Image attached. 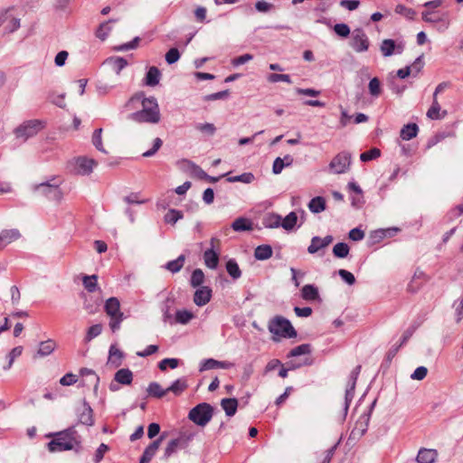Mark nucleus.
<instances>
[{
	"label": "nucleus",
	"instance_id": "nucleus-58",
	"mask_svg": "<svg viewBox=\"0 0 463 463\" xmlns=\"http://www.w3.org/2000/svg\"><path fill=\"white\" fill-rule=\"evenodd\" d=\"M101 133H102V128H97L94 130L93 135H92V143L98 150L105 152V150L103 149V146H102V142H101Z\"/></svg>",
	"mask_w": 463,
	"mask_h": 463
},
{
	"label": "nucleus",
	"instance_id": "nucleus-51",
	"mask_svg": "<svg viewBox=\"0 0 463 463\" xmlns=\"http://www.w3.org/2000/svg\"><path fill=\"white\" fill-rule=\"evenodd\" d=\"M109 450V446L104 443H101L94 453L93 463H99L104 458L105 454Z\"/></svg>",
	"mask_w": 463,
	"mask_h": 463
},
{
	"label": "nucleus",
	"instance_id": "nucleus-33",
	"mask_svg": "<svg viewBox=\"0 0 463 463\" xmlns=\"http://www.w3.org/2000/svg\"><path fill=\"white\" fill-rule=\"evenodd\" d=\"M160 71L156 67H150L146 75V84L152 87L157 85L160 80Z\"/></svg>",
	"mask_w": 463,
	"mask_h": 463
},
{
	"label": "nucleus",
	"instance_id": "nucleus-54",
	"mask_svg": "<svg viewBox=\"0 0 463 463\" xmlns=\"http://www.w3.org/2000/svg\"><path fill=\"white\" fill-rule=\"evenodd\" d=\"M179 360L176 358H165L159 364L158 367L161 371H165L167 366L172 369H175L178 366Z\"/></svg>",
	"mask_w": 463,
	"mask_h": 463
},
{
	"label": "nucleus",
	"instance_id": "nucleus-44",
	"mask_svg": "<svg viewBox=\"0 0 463 463\" xmlns=\"http://www.w3.org/2000/svg\"><path fill=\"white\" fill-rule=\"evenodd\" d=\"M194 317V314L186 309L177 310L175 314L176 323L185 325Z\"/></svg>",
	"mask_w": 463,
	"mask_h": 463
},
{
	"label": "nucleus",
	"instance_id": "nucleus-50",
	"mask_svg": "<svg viewBox=\"0 0 463 463\" xmlns=\"http://www.w3.org/2000/svg\"><path fill=\"white\" fill-rule=\"evenodd\" d=\"M381 156L380 149L373 147L368 151H365L360 155V159L363 162H367L373 159H376Z\"/></svg>",
	"mask_w": 463,
	"mask_h": 463
},
{
	"label": "nucleus",
	"instance_id": "nucleus-60",
	"mask_svg": "<svg viewBox=\"0 0 463 463\" xmlns=\"http://www.w3.org/2000/svg\"><path fill=\"white\" fill-rule=\"evenodd\" d=\"M162 144H163V141L161 138H159V137L155 138L154 142H153V147L151 149L144 152L142 156L144 157L153 156L162 146Z\"/></svg>",
	"mask_w": 463,
	"mask_h": 463
},
{
	"label": "nucleus",
	"instance_id": "nucleus-22",
	"mask_svg": "<svg viewBox=\"0 0 463 463\" xmlns=\"http://www.w3.org/2000/svg\"><path fill=\"white\" fill-rule=\"evenodd\" d=\"M57 347V343L53 339L42 341L39 345L37 354L41 357L50 355Z\"/></svg>",
	"mask_w": 463,
	"mask_h": 463
},
{
	"label": "nucleus",
	"instance_id": "nucleus-26",
	"mask_svg": "<svg viewBox=\"0 0 463 463\" xmlns=\"http://www.w3.org/2000/svg\"><path fill=\"white\" fill-rule=\"evenodd\" d=\"M203 260L205 265L212 269H214L217 268L219 263V256L218 254L213 250V249H209L204 251L203 253Z\"/></svg>",
	"mask_w": 463,
	"mask_h": 463
},
{
	"label": "nucleus",
	"instance_id": "nucleus-25",
	"mask_svg": "<svg viewBox=\"0 0 463 463\" xmlns=\"http://www.w3.org/2000/svg\"><path fill=\"white\" fill-rule=\"evenodd\" d=\"M440 105L439 104L438 98L432 99V104L427 111V117L430 119H440L447 114L446 111L440 113Z\"/></svg>",
	"mask_w": 463,
	"mask_h": 463
},
{
	"label": "nucleus",
	"instance_id": "nucleus-14",
	"mask_svg": "<svg viewBox=\"0 0 463 463\" xmlns=\"http://www.w3.org/2000/svg\"><path fill=\"white\" fill-rule=\"evenodd\" d=\"M334 238L331 235H327L324 238H320L318 236H315L311 239L310 245L307 247V251L310 254H315L318 250L326 248L329 244L332 243Z\"/></svg>",
	"mask_w": 463,
	"mask_h": 463
},
{
	"label": "nucleus",
	"instance_id": "nucleus-21",
	"mask_svg": "<svg viewBox=\"0 0 463 463\" xmlns=\"http://www.w3.org/2000/svg\"><path fill=\"white\" fill-rule=\"evenodd\" d=\"M436 449H420L418 452L416 460L418 463H433L437 458Z\"/></svg>",
	"mask_w": 463,
	"mask_h": 463
},
{
	"label": "nucleus",
	"instance_id": "nucleus-29",
	"mask_svg": "<svg viewBox=\"0 0 463 463\" xmlns=\"http://www.w3.org/2000/svg\"><path fill=\"white\" fill-rule=\"evenodd\" d=\"M418 131L419 128L416 124H407L401 129L400 136L403 140H410L417 136Z\"/></svg>",
	"mask_w": 463,
	"mask_h": 463
},
{
	"label": "nucleus",
	"instance_id": "nucleus-9",
	"mask_svg": "<svg viewBox=\"0 0 463 463\" xmlns=\"http://www.w3.org/2000/svg\"><path fill=\"white\" fill-rule=\"evenodd\" d=\"M351 164V154L343 151L337 154L330 162L329 168L335 174H343L345 173L350 166Z\"/></svg>",
	"mask_w": 463,
	"mask_h": 463
},
{
	"label": "nucleus",
	"instance_id": "nucleus-30",
	"mask_svg": "<svg viewBox=\"0 0 463 463\" xmlns=\"http://www.w3.org/2000/svg\"><path fill=\"white\" fill-rule=\"evenodd\" d=\"M113 23L112 20H109L100 24L95 33L97 38L101 41L106 40L113 29Z\"/></svg>",
	"mask_w": 463,
	"mask_h": 463
},
{
	"label": "nucleus",
	"instance_id": "nucleus-45",
	"mask_svg": "<svg viewBox=\"0 0 463 463\" xmlns=\"http://www.w3.org/2000/svg\"><path fill=\"white\" fill-rule=\"evenodd\" d=\"M187 387L185 381L177 379L175 380L168 388H166L167 392H172L175 395L181 394Z\"/></svg>",
	"mask_w": 463,
	"mask_h": 463
},
{
	"label": "nucleus",
	"instance_id": "nucleus-18",
	"mask_svg": "<svg viewBox=\"0 0 463 463\" xmlns=\"http://www.w3.org/2000/svg\"><path fill=\"white\" fill-rule=\"evenodd\" d=\"M21 233L17 229L3 230L0 232V249H4L13 241H17Z\"/></svg>",
	"mask_w": 463,
	"mask_h": 463
},
{
	"label": "nucleus",
	"instance_id": "nucleus-23",
	"mask_svg": "<svg viewBox=\"0 0 463 463\" xmlns=\"http://www.w3.org/2000/svg\"><path fill=\"white\" fill-rule=\"evenodd\" d=\"M221 406L228 417L233 416L238 408V400L236 398H224L221 401Z\"/></svg>",
	"mask_w": 463,
	"mask_h": 463
},
{
	"label": "nucleus",
	"instance_id": "nucleus-56",
	"mask_svg": "<svg viewBox=\"0 0 463 463\" xmlns=\"http://www.w3.org/2000/svg\"><path fill=\"white\" fill-rule=\"evenodd\" d=\"M213 369H217V360H215L213 358H208V359L203 360L201 362L200 368H199L200 372L213 370Z\"/></svg>",
	"mask_w": 463,
	"mask_h": 463
},
{
	"label": "nucleus",
	"instance_id": "nucleus-28",
	"mask_svg": "<svg viewBox=\"0 0 463 463\" xmlns=\"http://www.w3.org/2000/svg\"><path fill=\"white\" fill-rule=\"evenodd\" d=\"M272 256V248L268 244L258 246L254 251V257L258 260H266Z\"/></svg>",
	"mask_w": 463,
	"mask_h": 463
},
{
	"label": "nucleus",
	"instance_id": "nucleus-36",
	"mask_svg": "<svg viewBox=\"0 0 463 463\" xmlns=\"http://www.w3.org/2000/svg\"><path fill=\"white\" fill-rule=\"evenodd\" d=\"M122 201L126 205H140L145 203L147 200L142 199L139 193H130L129 194L123 196Z\"/></svg>",
	"mask_w": 463,
	"mask_h": 463
},
{
	"label": "nucleus",
	"instance_id": "nucleus-16",
	"mask_svg": "<svg viewBox=\"0 0 463 463\" xmlns=\"http://www.w3.org/2000/svg\"><path fill=\"white\" fill-rule=\"evenodd\" d=\"M94 165L95 161L93 159L80 156L75 160V172L81 175H89L92 171Z\"/></svg>",
	"mask_w": 463,
	"mask_h": 463
},
{
	"label": "nucleus",
	"instance_id": "nucleus-57",
	"mask_svg": "<svg viewBox=\"0 0 463 463\" xmlns=\"http://www.w3.org/2000/svg\"><path fill=\"white\" fill-rule=\"evenodd\" d=\"M395 12L397 14H400L409 18V19H413V17L416 14V13L413 9L408 8L402 5H398L395 8Z\"/></svg>",
	"mask_w": 463,
	"mask_h": 463
},
{
	"label": "nucleus",
	"instance_id": "nucleus-49",
	"mask_svg": "<svg viewBox=\"0 0 463 463\" xmlns=\"http://www.w3.org/2000/svg\"><path fill=\"white\" fill-rule=\"evenodd\" d=\"M101 331H102L101 324H96V325L91 326L86 333L84 341L85 342L91 341L93 338L101 334Z\"/></svg>",
	"mask_w": 463,
	"mask_h": 463
},
{
	"label": "nucleus",
	"instance_id": "nucleus-11",
	"mask_svg": "<svg viewBox=\"0 0 463 463\" xmlns=\"http://www.w3.org/2000/svg\"><path fill=\"white\" fill-rule=\"evenodd\" d=\"M79 421L86 426H92L94 424L93 411L87 402H83L82 404L77 410Z\"/></svg>",
	"mask_w": 463,
	"mask_h": 463
},
{
	"label": "nucleus",
	"instance_id": "nucleus-59",
	"mask_svg": "<svg viewBox=\"0 0 463 463\" xmlns=\"http://www.w3.org/2000/svg\"><path fill=\"white\" fill-rule=\"evenodd\" d=\"M268 80L269 82H272V83L279 82V81H284V82H287V83H291V79H290V76L288 74L272 73V74L269 75Z\"/></svg>",
	"mask_w": 463,
	"mask_h": 463
},
{
	"label": "nucleus",
	"instance_id": "nucleus-55",
	"mask_svg": "<svg viewBox=\"0 0 463 463\" xmlns=\"http://www.w3.org/2000/svg\"><path fill=\"white\" fill-rule=\"evenodd\" d=\"M180 444L179 439H175L169 441L165 449V458H168L171 455H173L178 449Z\"/></svg>",
	"mask_w": 463,
	"mask_h": 463
},
{
	"label": "nucleus",
	"instance_id": "nucleus-13",
	"mask_svg": "<svg viewBox=\"0 0 463 463\" xmlns=\"http://www.w3.org/2000/svg\"><path fill=\"white\" fill-rule=\"evenodd\" d=\"M422 20L426 23H441L444 29L449 26V19L448 13L439 16L436 12L431 10H426L421 13Z\"/></svg>",
	"mask_w": 463,
	"mask_h": 463
},
{
	"label": "nucleus",
	"instance_id": "nucleus-47",
	"mask_svg": "<svg viewBox=\"0 0 463 463\" xmlns=\"http://www.w3.org/2000/svg\"><path fill=\"white\" fill-rule=\"evenodd\" d=\"M183 218L181 211L175 209H170L165 215V222L167 223L175 224L177 221Z\"/></svg>",
	"mask_w": 463,
	"mask_h": 463
},
{
	"label": "nucleus",
	"instance_id": "nucleus-27",
	"mask_svg": "<svg viewBox=\"0 0 463 463\" xmlns=\"http://www.w3.org/2000/svg\"><path fill=\"white\" fill-rule=\"evenodd\" d=\"M232 228L235 232H245L252 230V222L247 218H237L232 223Z\"/></svg>",
	"mask_w": 463,
	"mask_h": 463
},
{
	"label": "nucleus",
	"instance_id": "nucleus-17",
	"mask_svg": "<svg viewBox=\"0 0 463 463\" xmlns=\"http://www.w3.org/2000/svg\"><path fill=\"white\" fill-rule=\"evenodd\" d=\"M162 440H163V439L159 438V439L154 440L152 443H150L145 449V450L140 458L139 463H150L152 458L156 454V452L161 445Z\"/></svg>",
	"mask_w": 463,
	"mask_h": 463
},
{
	"label": "nucleus",
	"instance_id": "nucleus-10",
	"mask_svg": "<svg viewBox=\"0 0 463 463\" xmlns=\"http://www.w3.org/2000/svg\"><path fill=\"white\" fill-rule=\"evenodd\" d=\"M404 46L402 41L395 42L392 39H385L381 43L380 51L383 57H390L393 54H401Z\"/></svg>",
	"mask_w": 463,
	"mask_h": 463
},
{
	"label": "nucleus",
	"instance_id": "nucleus-37",
	"mask_svg": "<svg viewBox=\"0 0 463 463\" xmlns=\"http://www.w3.org/2000/svg\"><path fill=\"white\" fill-rule=\"evenodd\" d=\"M147 393L150 396L156 398H162L167 393L166 389H163L162 386L156 382L151 383L147 387Z\"/></svg>",
	"mask_w": 463,
	"mask_h": 463
},
{
	"label": "nucleus",
	"instance_id": "nucleus-1",
	"mask_svg": "<svg viewBox=\"0 0 463 463\" xmlns=\"http://www.w3.org/2000/svg\"><path fill=\"white\" fill-rule=\"evenodd\" d=\"M125 109H137L129 118L137 123L157 124L161 120L159 105L155 97L146 98L143 93H137L128 99Z\"/></svg>",
	"mask_w": 463,
	"mask_h": 463
},
{
	"label": "nucleus",
	"instance_id": "nucleus-38",
	"mask_svg": "<svg viewBox=\"0 0 463 463\" xmlns=\"http://www.w3.org/2000/svg\"><path fill=\"white\" fill-rule=\"evenodd\" d=\"M226 270L233 279H238L241 276V271L235 260L231 259L226 263Z\"/></svg>",
	"mask_w": 463,
	"mask_h": 463
},
{
	"label": "nucleus",
	"instance_id": "nucleus-52",
	"mask_svg": "<svg viewBox=\"0 0 463 463\" xmlns=\"http://www.w3.org/2000/svg\"><path fill=\"white\" fill-rule=\"evenodd\" d=\"M369 92L373 97L381 94V83L378 78H373L368 84Z\"/></svg>",
	"mask_w": 463,
	"mask_h": 463
},
{
	"label": "nucleus",
	"instance_id": "nucleus-64",
	"mask_svg": "<svg viewBox=\"0 0 463 463\" xmlns=\"http://www.w3.org/2000/svg\"><path fill=\"white\" fill-rule=\"evenodd\" d=\"M338 275L345 282H346L350 286L355 283L354 276L353 275V273L346 269H339Z\"/></svg>",
	"mask_w": 463,
	"mask_h": 463
},
{
	"label": "nucleus",
	"instance_id": "nucleus-62",
	"mask_svg": "<svg viewBox=\"0 0 463 463\" xmlns=\"http://www.w3.org/2000/svg\"><path fill=\"white\" fill-rule=\"evenodd\" d=\"M334 31L341 37H347L350 34V28L346 24H336L334 26Z\"/></svg>",
	"mask_w": 463,
	"mask_h": 463
},
{
	"label": "nucleus",
	"instance_id": "nucleus-63",
	"mask_svg": "<svg viewBox=\"0 0 463 463\" xmlns=\"http://www.w3.org/2000/svg\"><path fill=\"white\" fill-rule=\"evenodd\" d=\"M77 381H78V376L76 374L68 373L61 378L60 383L63 386H70V385L76 383Z\"/></svg>",
	"mask_w": 463,
	"mask_h": 463
},
{
	"label": "nucleus",
	"instance_id": "nucleus-53",
	"mask_svg": "<svg viewBox=\"0 0 463 463\" xmlns=\"http://www.w3.org/2000/svg\"><path fill=\"white\" fill-rule=\"evenodd\" d=\"M195 128L198 131L205 133L209 136H213L216 131L215 126L212 123H198L196 124Z\"/></svg>",
	"mask_w": 463,
	"mask_h": 463
},
{
	"label": "nucleus",
	"instance_id": "nucleus-20",
	"mask_svg": "<svg viewBox=\"0 0 463 463\" xmlns=\"http://www.w3.org/2000/svg\"><path fill=\"white\" fill-rule=\"evenodd\" d=\"M369 420H370L369 414H366V413L362 414L359 417V419L357 420L355 426H354V430H352L351 434L353 436H358V437L363 436L365 433V431L367 430Z\"/></svg>",
	"mask_w": 463,
	"mask_h": 463
},
{
	"label": "nucleus",
	"instance_id": "nucleus-7",
	"mask_svg": "<svg viewBox=\"0 0 463 463\" xmlns=\"http://www.w3.org/2000/svg\"><path fill=\"white\" fill-rule=\"evenodd\" d=\"M349 44L354 52H364L369 49L370 41L362 28H356L352 32Z\"/></svg>",
	"mask_w": 463,
	"mask_h": 463
},
{
	"label": "nucleus",
	"instance_id": "nucleus-34",
	"mask_svg": "<svg viewBox=\"0 0 463 463\" xmlns=\"http://www.w3.org/2000/svg\"><path fill=\"white\" fill-rule=\"evenodd\" d=\"M184 255H180L176 260L168 261L165 268L172 273H177L184 267Z\"/></svg>",
	"mask_w": 463,
	"mask_h": 463
},
{
	"label": "nucleus",
	"instance_id": "nucleus-5",
	"mask_svg": "<svg viewBox=\"0 0 463 463\" xmlns=\"http://www.w3.org/2000/svg\"><path fill=\"white\" fill-rule=\"evenodd\" d=\"M213 408L206 402L200 403L194 407L188 415V418L196 425L204 427L212 420Z\"/></svg>",
	"mask_w": 463,
	"mask_h": 463
},
{
	"label": "nucleus",
	"instance_id": "nucleus-39",
	"mask_svg": "<svg viewBox=\"0 0 463 463\" xmlns=\"http://www.w3.org/2000/svg\"><path fill=\"white\" fill-rule=\"evenodd\" d=\"M133 381V373L129 369L118 370V383L129 385Z\"/></svg>",
	"mask_w": 463,
	"mask_h": 463
},
{
	"label": "nucleus",
	"instance_id": "nucleus-15",
	"mask_svg": "<svg viewBox=\"0 0 463 463\" xmlns=\"http://www.w3.org/2000/svg\"><path fill=\"white\" fill-rule=\"evenodd\" d=\"M212 298V289L206 286L199 287L194 295V302L198 307L205 306Z\"/></svg>",
	"mask_w": 463,
	"mask_h": 463
},
{
	"label": "nucleus",
	"instance_id": "nucleus-19",
	"mask_svg": "<svg viewBox=\"0 0 463 463\" xmlns=\"http://www.w3.org/2000/svg\"><path fill=\"white\" fill-rule=\"evenodd\" d=\"M105 311L109 316V327L112 332L116 331V297L109 298L105 304Z\"/></svg>",
	"mask_w": 463,
	"mask_h": 463
},
{
	"label": "nucleus",
	"instance_id": "nucleus-46",
	"mask_svg": "<svg viewBox=\"0 0 463 463\" xmlns=\"http://www.w3.org/2000/svg\"><path fill=\"white\" fill-rule=\"evenodd\" d=\"M23 346L19 345V346H16L14 348H13L10 353L8 354L7 355V359H8V364L6 366H4V369L5 370H8L12 367L15 358L19 357L22 355L23 354Z\"/></svg>",
	"mask_w": 463,
	"mask_h": 463
},
{
	"label": "nucleus",
	"instance_id": "nucleus-42",
	"mask_svg": "<svg viewBox=\"0 0 463 463\" xmlns=\"http://www.w3.org/2000/svg\"><path fill=\"white\" fill-rule=\"evenodd\" d=\"M298 221V216L295 212L289 213L283 220L281 219V227L287 231L292 230Z\"/></svg>",
	"mask_w": 463,
	"mask_h": 463
},
{
	"label": "nucleus",
	"instance_id": "nucleus-61",
	"mask_svg": "<svg viewBox=\"0 0 463 463\" xmlns=\"http://www.w3.org/2000/svg\"><path fill=\"white\" fill-rule=\"evenodd\" d=\"M180 58L179 51L176 48H171L165 53V61L168 64H173L176 62Z\"/></svg>",
	"mask_w": 463,
	"mask_h": 463
},
{
	"label": "nucleus",
	"instance_id": "nucleus-41",
	"mask_svg": "<svg viewBox=\"0 0 463 463\" xmlns=\"http://www.w3.org/2000/svg\"><path fill=\"white\" fill-rule=\"evenodd\" d=\"M349 253V246L345 242H338L333 247V254L336 258L344 259Z\"/></svg>",
	"mask_w": 463,
	"mask_h": 463
},
{
	"label": "nucleus",
	"instance_id": "nucleus-2",
	"mask_svg": "<svg viewBox=\"0 0 463 463\" xmlns=\"http://www.w3.org/2000/svg\"><path fill=\"white\" fill-rule=\"evenodd\" d=\"M47 437L52 439L47 444L50 452H61L66 450H75L79 452L81 449V437L74 427H70L64 430L51 433Z\"/></svg>",
	"mask_w": 463,
	"mask_h": 463
},
{
	"label": "nucleus",
	"instance_id": "nucleus-4",
	"mask_svg": "<svg viewBox=\"0 0 463 463\" xmlns=\"http://www.w3.org/2000/svg\"><path fill=\"white\" fill-rule=\"evenodd\" d=\"M268 328L269 332L275 335L292 338L297 336V332L292 326L289 320L283 317H275L269 322Z\"/></svg>",
	"mask_w": 463,
	"mask_h": 463
},
{
	"label": "nucleus",
	"instance_id": "nucleus-40",
	"mask_svg": "<svg viewBox=\"0 0 463 463\" xmlns=\"http://www.w3.org/2000/svg\"><path fill=\"white\" fill-rule=\"evenodd\" d=\"M255 180V176L252 173H243L240 175L230 176L227 178V181L230 183L241 182L244 184H250Z\"/></svg>",
	"mask_w": 463,
	"mask_h": 463
},
{
	"label": "nucleus",
	"instance_id": "nucleus-31",
	"mask_svg": "<svg viewBox=\"0 0 463 463\" xmlns=\"http://www.w3.org/2000/svg\"><path fill=\"white\" fill-rule=\"evenodd\" d=\"M82 283L85 289L88 291L87 294L95 293L98 288V277L96 275H83Z\"/></svg>",
	"mask_w": 463,
	"mask_h": 463
},
{
	"label": "nucleus",
	"instance_id": "nucleus-32",
	"mask_svg": "<svg viewBox=\"0 0 463 463\" xmlns=\"http://www.w3.org/2000/svg\"><path fill=\"white\" fill-rule=\"evenodd\" d=\"M301 297L307 301H314L318 298V290L313 285H305L301 289Z\"/></svg>",
	"mask_w": 463,
	"mask_h": 463
},
{
	"label": "nucleus",
	"instance_id": "nucleus-6",
	"mask_svg": "<svg viewBox=\"0 0 463 463\" xmlns=\"http://www.w3.org/2000/svg\"><path fill=\"white\" fill-rule=\"evenodd\" d=\"M45 122L40 119H31L24 122L15 129V135L17 137H22L24 140L33 137L40 130L44 128Z\"/></svg>",
	"mask_w": 463,
	"mask_h": 463
},
{
	"label": "nucleus",
	"instance_id": "nucleus-12",
	"mask_svg": "<svg viewBox=\"0 0 463 463\" xmlns=\"http://www.w3.org/2000/svg\"><path fill=\"white\" fill-rule=\"evenodd\" d=\"M80 297L84 299V308L89 314H95L99 311L102 299L99 296H92L91 294H87L82 292Z\"/></svg>",
	"mask_w": 463,
	"mask_h": 463
},
{
	"label": "nucleus",
	"instance_id": "nucleus-8",
	"mask_svg": "<svg viewBox=\"0 0 463 463\" xmlns=\"http://www.w3.org/2000/svg\"><path fill=\"white\" fill-rule=\"evenodd\" d=\"M20 27V19L14 14V8L6 9L0 15V29L4 33H10Z\"/></svg>",
	"mask_w": 463,
	"mask_h": 463
},
{
	"label": "nucleus",
	"instance_id": "nucleus-48",
	"mask_svg": "<svg viewBox=\"0 0 463 463\" xmlns=\"http://www.w3.org/2000/svg\"><path fill=\"white\" fill-rule=\"evenodd\" d=\"M311 353V347L308 344H302L295 348H293L289 354H288V357H295L299 356L302 354H308Z\"/></svg>",
	"mask_w": 463,
	"mask_h": 463
},
{
	"label": "nucleus",
	"instance_id": "nucleus-43",
	"mask_svg": "<svg viewBox=\"0 0 463 463\" xmlns=\"http://www.w3.org/2000/svg\"><path fill=\"white\" fill-rule=\"evenodd\" d=\"M204 281V274L201 269H195L191 276L190 284L193 288L201 287Z\"/></svg>",
	"mask_w": 463,
	"mask_h": 463
},
{
	"label": "nucleus",
	"instance_id": "nucleus-24",
	"mask_svg": "<svg viewBox=\"0 0 463 463\" xmlns=\"http://www.w3.org/2000/svg\"><path fill=\"white\" fill-rule=\"evenodd\" d=\"M262 224L269 229L279 228L281 226V216L274 213H269L263 217Z\"/></svg>",
	"mask_w": 463,
	"mask_h": 463
},
{
	"label": "nucleus",
	"instance_id": "nucleus-35",
	"mask_svg": "<svg viewBox=\"0 0 463 463\" xmlns=\"http://www.w3.org/2000/svg\"><path fill=\"white\" fill-rule=\"evenodd\" d=\"M309 210L314 213H319L326 209V201L321 196L313 198L308 203Z\"/></svg>",
	"mask_w": 463,
	"mask_h": 463
},
{
	"label": "nucleus",
	"instance_id": "nucleus-3",
	"mask_svg": "<svg viewBox=\"0 0 463 463\" xmlns=\"http://www.w3.org/2000/svg\"><path fill=\"white\" fill-rule=\"evenodd\" d=\"M64 179L61 175H53L46 182L35 185L34 189L39 191L48 199L61 202L63 199V193L60 186L63 184Z\"/></svg>",
	"mask_w": 463,
	"mask_h": 463
}]
</instances>
